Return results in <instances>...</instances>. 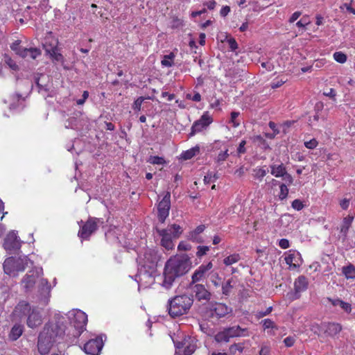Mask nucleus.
<instances>
[{
    "label": "nucleus",
    "instance_id": "0eeeda50",
    "mask_svg": "<svg viewBox=\"0 0 355 355\" xmlns=\"http://www.w3.org/2000/svg\"><path fill=\"white\" fill-rule=\"evenodd\" d=\"M103 221L102 219L96 217H89L87 220L80 227L78 236L83 240H89L98 228V224Z\"/></svg>",
    "mask_w": 355,
    "mask_h": 355
},
{
    "label": "nucleus",
    "instance_id": "e2e57ef3",
    "mask_svg": "<svg viewBox=\"0 0 355 355\" xmlns=\"http://www.w3.org/2000/svg\"><path fill=\"white\" fill-rule=\"evenodd\" d=\"M143 97L138 98L135 102L133 109L139 111L141 110V103L144 101Z\"/></svg>",
    "mask_w": 355,
    "mask_h": 355
},
{
    "label": "nucleus",
    "instance_id": "f704fd0d",
    "mask_svg": "<svg viewBox=\"0 0 355 355\" xmlns=\"http://www.w3.org/2000/svg\"><path fill=\"white\" fill-rule=\"evenodd\" d=\"M342 272L347 279H355V266L351 263L344 266Z\"/></svg>",
    "mask_w": 355,
    "mask_h": 355
},
{
    "label": "nucleus",
    "instance_id": "bf43d9fd",
    "mask_svg": "<svg viewBox=\"0 0 355 355\" xmlns=\"http://www.w3.org/2000/svg\"><path fill=\"white\" fill-rule=\"evenodd\" d=\"M339 306L344 310L346 313H349L352 311V306L349 303L345 302L344 301H341L340 305Z\"/></svg>",
    "mask_w": 355,
    "mask_h": 355
},
{
    "label": "nucleus",
    "instance_id": "2eb2a0df",
    "mask_svg": "<svg viewBox=\"0 0 355 355\" xmlns=\"http://www.w3.org/2000/svg\"><path fill=\"white\" fill-rule=\"evenodd\" d=\"M51 286L46 279H42L38 285V301L44 305H46L51 293Z\"/></svg>",
    "mask_w": 355,
    "mask_h": 355
},
{
    "label": "nucleus",
    "instance_id": "de8ad7c7",
    "mask_svg": "<svg viewBox=\"0 0 355 355\" xmlns=\"http://www.w3.org/2000/svg\"><path fill=\"white\" fill-rule=\"evenodd\" d=\"M254 177L257 179L261 180L267 173L266 170L263 168L254 169Z\"/></svg>",
    "mask_w": 355,
    "mask_h": 355
},
{
    "label": "nucleus",
    "instance_id": "f3484780",
    "mask_svg": "<svg viewBox=\"0 0 355 355\" xmlns=\"http://www.w3.org/2000/svg\"><path fill=\"white\" fill-rule=\"evenodd\" d=\"M308 285L307 278L304 275L299 276L294 282V293L292 294V299H299L301 295L300 293L307 289Z\"/></svg>",
    "mask_w": 355,
    "mask_h": 355
},
{
    "label": "nucleus",
    "instance_id": "774afa93",
    "mask_svg": "<svg viewBox=\"0 0 355 355\" xmlns=\"http://www.w3.org/2000/svg\"><path fill=\"white\" fill-rule=\"evenodd\" d=\"M283 180H284L288 185L291 184L293 182V177L287 173V171H286V174L284 175L282 177Z\"/></svg>",
    "mask_w": 355,
    "mask_h": 355
},
{
    "label": "nucleus",
    "instance_id": "b1692460",
    "mask_svg": "<svg viewBox=\"0 0 355 355\" xmlns=\"http://www.w3.org/2000/svg\"><path fill=\"white\" fill-rule=\"evenodd\" d=\"M31 53V58L35 60L42 54V51L37 48H25L23 47L17 55L22 58L28 57V53Z\"/></svg>",
    "mask_w": 355,
    "mask_h": 355
},
{
    "label": "nucleus",
    "instance_id": "bb28decb",
    "mask_svg": "<svg viewBox=\"0 0 355 355\" xmlns=\"http://www.w3.org/2000/svg\"><path fill=\"white\" fill-rule=\"evenodd\" d=\"M29 303L22 301L15 307V311L18 313L20 316L28 315L32 311Z\"/></svg>",
    "mask_w": 355,
    "mask_h": 355
},
{
    "label": "nucleus",
    "instance_id": "4be33fe9",
    "mask_svg": "<svg viewBox=\"0 0 355 355\" xmlns=\"http://www.w3.org/2000/svg\"><path fill=\"white\" fill-rule=\"evenodd\" d=\"M205 225H200L196 227L193 231L189 232L187 235L188 240L196 243H202L204 240L200 234L205 231Z\"/></svg>",
    "mask_w": 355,
    "mask_h": 355
},
{
    "label": "nucleus",
    "instance_id": "79ce46f5",
    "mask_svg": "<svg viewBox=\"0 0 355 355\" xmlns=\"http://www.w3.org/2000/svg\"><path fill=\"white\" fill-rule=\"evenodd\" d=\"M334 58L336 62L343 64L346 62L347 55L341 51H337L334 53Z\"/></svg>",
    "mask_w": 355,
    "mask_h": 355
},
{
    "label": "nucleus",
    "instance_id": "a18cd8bd",
    "mask_svg": "<svg viewBox=\"0 0 355 355\" xmlns=\"http://www.w3.org/2000/svg\"><path fill=\"white\" fill-rule=\"evenodd\" d=\"M197 250L196 256L200 258L207 253V252L209 250V247L205 245H198L197 247Z\"/></svg>",
    "mask_w": 355,
    "mask_h": 355
},
{
    "label": "nucleus",
    "instance_id": "37998d69",
    "mask_svg": "<svg viewBox=\"0 0 355 355\" xmlns=\"http://www.w3.org/2000/svg\"><path fill=\"white\" fill-rule=\"evenodd\" d=\"M261 323L263 324L264 329L270 328L277 329V327L276 326L275 322L269 318L264 319L263 320L261 321Z\"/></svg>",
    "mask_w": 355,
    "mask_h": 355
},
{
    "label": "nucleus",
    "instance_id": "4468645a",
    "mask_svg": "<svg viewBox=\"0 0 355 355\" xmlns=\"http://www.w3.org/2000/svg\"><path fill=\"white\" fill-rule=\"evenodd\" d=\"M211 122L212 119L207 114H203L200 119L193 123L189 137H193L196 133L200 132L202 130L207 128Z\"/></svg>",
    "mask_w": 355,
    "mask_h": 355
},
{
    "label": "nucleus",
    "instance_id": "69168bd1",
    "mask_svg": "<svg viewBox=\"0 0 355 355\" xmlns=\"http://www.w3.org/2000/svg\"><path fill=\"white\" fill-rule=\"evenodd\" d=\"M320 118V115L318 113H315V114L312 116H309V124L313 125L315 122H318Z\"/></svg>",
    "mask_w": 355,
    "mask_h": 355
},
{
    "label": "nucleus",
    "instance_id": "2f4dec72",
    "mask_svg": "<svg viewBox=\"0 0 355 355\" xmlns=\"http://www.w3.org/2000/svg\"><path fill=\"white\" fill-rule=\"evenodd\" d=\"M200 153V147L198 146H196L186 151L182 152L181 154V159L184 160H188L193 158L196 155Z\"/></svg>",
    "mask_w": 355,
    "mask_h": 355
},
{
    "label": "nucleus",
    "instance_id": "412c9836",
    "mask_svg": "<svg viewBox=\"0 0 355 355\" xmlns=\"http://www.w3.org/2000/svg\"><path fill=\"white\" fill-rule=\"evenodd\" d=\"M322 329L328 336L334 337L341 331L342 326L337 322H324L322 324Z\"/></svg>",
    "mask_w": 355,
    "mask_h": 355
},
{
    "label": "nucleus",
    "instance_id": "09e8293b",
    "mask_svg": "<svg viewBox=\"0 0 355 355\" xmlns=\"http://www.w3.org/2000/svg\"><path fill=\"white\" fill-rule=\"evenodd\" d=\"M50 55L51 57L57 62L64 61L63 55L61 53L57 52L56 49H52V51L50 53Z\"/></svg>",
    "mask_w": 355,
    "mask_h": 355
},
{
    "label": "nucleus",
    "instance_id": "72a5a7b5",
    "mask_svg": "<svg viewBox=\"0 0 355 355\" xmlns=\"http://www.w3.org/2000/svg\"><path fill=\"white\" fill-rule=\"evenodd\" d=\"M300 256V254L299 253H292L286 256L284 259L286 264L289 265L290 267L297 268L300 266V263L297 261L296 257Z\"/></svg>",
    "mask_w": 355,
    "mask_h": 355
},
{
    "label": "nucleus",
    "instance_id": "9d476101",
    "mask_svg": "<svg viewBox=\"0 0 355 355\" xmlns=\"http://www.w3.org/2000/svg\"><path fill=\"white\" fill-rule=\"evenodd\" d=\"M171 209V193L166 191L162 200L158 203L157 205V218L161 223H164L166 218L169 215V210Z\"/></svg>",
    "mask_w": 355,
    "mask_h": 355
},
{
    "label": "nucleus",
    "instance_id": "8fccbe9b",
    "mask_svg": "<svg viewBox=\"0 0 355 355\" xmlns=\"http://www.w3.org/2000/svg\"><path fill=\"white\" fill-rule=\"evenodd\" d=\"M21 40L15 41L11 45L10 49L15 52L17 55L20 52L23 46H20Z\"/></svg>",
    "mask_w": 355,
    "mask_h": 355
},
{
    "label": "nucleus",
    "instance_id": "c9c22d12",
    "mask_svg": "<svg viewBox=\"0 0 355 355\" xmlns=\"http://www.w3.org/2000/svg\"><path fill=\"white\" fill-rule=\"evenodd\" d=\"M175 54L171 52L169 54L164 55L163 60L161 61V64L164 67H171L173 64V59L175 58Z\"/></svg>",
    "mask_w": 355,
    "mask_h": 355
},
{
    "label": "nucleus",
    "instance_id": "6ab92c4d",
    "mask_svg": "<svg viewBox=\"0 0 355 355\" xmlns=\"http://www.w3.org/2000/svg\"><path fill=\"white\" fill-rule=\"evenodd\" d=\"M42 323V317L39 311L33 309L31 312L28 315L26 324L28 327L34 329L40 326Z\"/></svg>",
    "mask_w": 355,
    "mask_h": 355
},
{
    "label": "nucleus",
    "instance_id": "473e14b6",
    "mask_svg": "<svg viewBox=\"0 0 355 355\" xmlns=\"http://www.w3.org/2000/svg\"><path fill=\"white\" fill-rule=\"evenodd\" d=\"M250 139L253 143L257 144L259 147H260L263 150L270 149L269 144L261 135H255L250 137Z\"/></svg>",
    "mask_w": 355,
    "mask_h": 355
},
{
    "label": "nucleus",
    "instance_id": "6e6d98bb",
    "mask_svg": "<svg viewBox=\"0 0 355 355\" xmlns=\"http://www.w3.org/2000/svg\"><path fill=\"white\" fill-rule=\"evenodd\" d=\"M245 144H246L245 140H242L240 142V144L237 148V154L239 156L241 154H244L246 153V148L245 147Z\"/></svg>",
    "mask_w": 355,
    "mask_h": 355
},
{
    "label": "nucleus",
    "instance_id": "58836bf2",
    "mask_svg": "<svg viewBox=\"0 0 355 355\" xmlns=\"http://www.w3.org/2000/svg\"><path fill=\"white\" fill-rule=\"evenodd\" d=\"M232 279H229L225 284H222L223 294L225 295H229L231 292L233 286L232 285Z\"/></svg>",
    "mask_w": 355,
    "mask_h": 355
},
{
    "label": "nucleus",
    "instance_id": "e433bc0d",
    "mask_svg": "<svg viewBox=\"0 0 355 355\" xmlns=\"http://www.w3.org/2000/svg\"><path fill=\"white\" fill-rule=\"evenodd\" d=\"M240 259V256L239 254H231L226 258L224 259L223 263L226 266H230L234 263H236Z\"/></svg>",
    "mask_w": 355,
    "mask_h": 355
},
{
    "label": "nucleus",
    "instance_id": "0e129e2a",
    "mask_svg": "<svg viewBox=\"0 0 355 355\" xmlns=\"http://www.w3.org/2000/svg\"><path fill=\"white\" fill-rule=\"evenodd\" d=\"M279 245L282 249H287L289 248V241L286 239H282L279 241Z\"/></svg>",
    "mask_w": 355,
    "mask_h": 355
},
{
    "label": "nucleus",
    "instance_id": "f8f14e48",
    "mask_svg": "<svg viewBox=\"0 0 355 355\" xmlns=\"http://www.w3.org/2000/svg\"><path fill=\"white\" fill-rule=\"evenodd\" d=\"M189 287L198 302L205 304L211 300L212 295L203 284H196Z\"/></svg>",
    "mask_w": 355,
    "mask_h": 355
},
{
    "label": "nucleus",
    "instance_id": "680f3d73",
    "mask_svg": "<svg viewBox=\"0 0 355 355\" xmlns=\"http://www.w3.org/2000/svg\"><path fill=\"white\" fill-rule=\"evenodd\" d=\"M284 343L288 347H292L295 343V338L293 336H288L284 340Z\"/></svg>",
    "mask_w": 355,
    "mask_h": 355
},
{
    "label": "nucleus",
    "instance_id": "20e7f679",
    "mask_svg": "<svg viewBox=\"0 0 355 355\" xmlns=\"http://www.w3.org/2000/svg\"><path fill=\"white\" fill-rule=\"evenodd\" d=\"M27 257L23 258H15L13 257H8L4 261L3 267L5 273L10 276L15 277L18 275L19 272H23L26 269L28 263Z\"/></svg>",
    "mask_w": 355,
    "mask_h": 355
},
{
    "label": "nucleus",
    "instance_id": "a878e982",
    "mask_svg": "<svg viewBox=\"0 0 355 355\" xmlns=\"http://www.w3.org/2000/svg\"><path fill=\"white\" fill-rule=\"evenodd\" d=\"M24 332V326L20 324H15L8 334V338L11 341L17 340Z\"/></svg>",
    "mask_w": 355,
    "mask_h": 355
},
{
    "label": "nucleus",
    "instance_id": "39448f33",
    "mask_svg": "<svg viewBox=\"0 0 355 355\" xmlns=\"http://www.w3.org/2000/svg\"><path fill=\"white\" fill-rule=\"evenodd\" d=\"M66 324L63 321L58 320L55 322H48L45 324L42 332L46 334V337L55 343L59 339H62L66 331Z\"/></svg>",
    "mask_w": 355,
    "mask_h": 355
},
{
    "label": "nucleus",
    "instance_id": "f03ea898",
    "mask_svg": "<svg viewBox=\"0 0 355 355\" xmlns=\"http://www.w3.org/2000/svg\"><path fill=\"white\" fill-rule=\"evenodd\" d=\"M193 304V295L183 294L168 300L167 311L168 315L175 318L187 314Z\"/></svg>",
    "mask_w": 355,
    "mask_h": 355
},
{
    "label": "nucleus",
    "instance_id": "393cba45",
    "mask_svg": "<svg viewBox=\"0 0 355 355\" xmlns=\"http://www.w3.org/2000/svg\"><path fill=\"white\" fill-rule=\"evenodd\" d=\"M31 53V58L35 60L42 54V51L37 48H25L23 47L17 55L22 58L28 57V53Z\"/></svg>",
    "mask_w": 355,
    "mask_h": 355
},
{
    "label": "nucleus",
    "instance_id": "dca6fc26",
    "mask_svg": "<svg viewBox=\"0 0 355 355\" xmlns=\"http://www.w3.org/2000/svg\"><path fill=\"white\" fill-rule=\"evenodd\" d=\"M46 331L40 332L38 336L37 349L38 352L42 355L47 354L50 352L53 344L55 343L51 340V338H48L46 337Z\"/></svg>",
    "mask_w": 355,
    "mask_h": 355
},
{
    "label": "nucleus",
    "instance_id": "5fc2aeb1",
    "mask_svg": "<svg viewBox=\"0 0 355 355\" xmlns=\"http://www.w3.org/2000/svg\"><path fill=\"white\" fill-rule=\"evenodd\" d=\"M227 42L232 51H235L236 49H238V44L234 38L230 37L227 39Z\"/></svg>",
    "mask_w": 355,
    "mask_h": 355
},
{
    "label": "nucleus",
    "instance_id": "ea45409f",
    "mask_svg": "<svg viewBox=\"0 0 355 355\" xmlns=\"http://www.w3.org/2000/svg\"><path fill=\"white\" fill-rule=\"evenodd\" d=\"M148 162L152 164L163 165L166 164L164 158L159 156H150Z\"/></svg>",
    "mask_w": 355,
    "mask_h": 355
},
{
    "label": "nucleus",
    "instance_id": "a19ab883",
    "mask_svg": "<svg viewBox=\"0 0 355 355\" xmlns=\"http://www.w3.org/2000/svg\"><path fill=\"white\" fill-rule=\"evenodd\" d=\"M279 189H280V192L279 194V198L280 200L286 199L288 194V189L287 186L284 183H281V184H279Z\"/></svg>",
    "mask_w": 355,
    "mask_h": 355
},
{
    "label": "nucleus",
    "instance_id": "c85d7f7f",
    "mask_svg": "<svg viewBox=\"0 0 355 355\" xmlns=\"http://www.w3.org/2000/svg\"><path fill=\"white\" fill-rule=\"evenodd\" d=\"M81 113L78 112L74 113L73 116H70L64 123V127L66 128L76 129L77 128L79 123V117Z\"/></svg>",
    "mask_w": 355,
    "mask_h": 355
},
{
    "label": "nucleus",
    "instance_id": "c756f323",
    "mask_svg": "<svg viewBox=\"0 0 355 355\" xmlns=\"http://www.w3.org/2000/svg\"><path fill=\"white\" fill-rule=\"evenodd\" d=\"M354 220V216L348 215L347 217H345L343 220V224L340 227V233L343 234L344 238L347 237L349 229L352 225V223Z\"/></svg>",
    "mask_w": 355,
    "mask_h": 355
},
{
    "label": "nucleus",
    "instance_id": "6e6552de",
    "mask_svg": "<svg viewBox=\"0 0 355 355\" xmlns=\"http://www.w3.org/2000/svg\"><path fill=\"white\" fill-rule=\"evenodd\" d=\"M157 272V268L150 266L144 267L139 266L138 271L136 275L135 280L138 283H143L146 286L150 285L155 281V277Z\"/></svg>",
    "mask_w": 355,
    "mask_h": 355
},
{
    "label": "nucleus",
    "instance_id": "603ef678",
    "mask_svg": "<svg viewBox=\"0 0 355 355\" xmlns=\"http://www.w3.org/2000/svg\"><path fill=\"white\" fill-rule=\"evenodd\" d=\"M291 206L294 209L300 211L303 209L304 204L300 200L295 199L292 202Z\"/></svg>",
    "mask_w": 355,
    "mask_h": 355
},
{
    "label": "nucleus",
    "instance_id": "a211bd4d",
    "mask_svg": "<svg viewBox=\"0 0 355 355\" xmlns=\"http://www.w3.org/2000/svg\"><path fill=\"white\" fill-rule=\"evenodd\" d=\"M158 257L154 250H148L144 254V258L139 261V266L153 268H157Z\"/></svg>",
    "mask_w": 355,
    "mask_h": 355
},
{
    "label": "nucleus",
    "instance_id": "cd10ccee",
    "mask_svg": "<svg viewBox=\"0 0 355 355\" xmlns=\"http://www.w3.org/2000/svg\"><path fill=\"white\" fill-rule=\"evenodd\" d=\"M271 168V174L276 178H282L286 174V168L284 164H272L270 166Z\"/></svg>",
    "mask_w": 355,
    "mask_h": 355
},
{
    "label": "nucleus",
    "instance_id": "1a4fd4ad",
    "mask_svg": "<svg viewBox=\"0 0 355 355\" xmlns=\"http://www.w3.org/2000/svg\"><path fill=\"white\" fill-rule=\"evenodd\" d=\"M21 244V241L17 236V232L12 230L6 236L3 246L9 254H12L20 250Z\"/></svg>",
    "mask_w": 355,
    "mask_h": 355
},
{
    "label": "nucleus",
    "instance_id": "9b49d317",
    "mask_svg": "<svg viewBox=\"0 0 355 355\" xmlns=\"http://www.w3.org/2000/svg\"><path fill=\"white\" fill-rule=\"evenodd\" d=\"M87 322V315L82 311H77L73 315L71 323L75 328L76 333L74 336H80V334L85 330V327Z\"/></svg>",
    "mask_w": 355,
    "mask_h": 355
},
{
    "label": "nucleus",
    "instance_id": "052dcab7",
    "mask_svg": "<svg viewBox=\"0 0 355 355\" xmlns=\"http://www.w3.org/2000/svg\"><path fill=\"white\" fill-rule=\"evenodd\" d=\"M196 350V347L193 345H189L184 347V355H191Z\"/></svg>",
    "mask_w": 355,
    "mask_h": 355
},
{
    "label": "nucleus",
    "instance_id": "4c0bfd02",
    "mask_svg": "<svg viewBox=\"0 0 355 355\" xmlns=\"http://www.w3.org/2000/svg\"><path fill=\"white\" fill-rule=\"evenodd\" d=\"M4 62L11 69L14 71H18L19 69V66L17 64L16 62L7 54L4 55Z\"/></svg>",
    "mask_w": 355,
    "mask_h": 355
},
{
    "label": "nucleus",
    "instance_id": "4d7b16f0",
    "mask_svg": "<svg viewBox=\"0 0 355 355\" xmlns=\"http://www.w3.org/2000/svg\"><path fill=\"white\" fill-rule=\"evenodd\" d=\"M318 141L315 139H312L304 142V146L309 149H314L318 146Z\"/></svg>",
    "mask_w": 355,
    "mask_h": 355
},
{
    "label": "nucleus",
    "instance_id": "aec40b11",
    "mask_svg": "<svg viewBox=\"0 0 355 355\" xmlns=\"http://www.w3.org/2000/svg\"><path fill=\"white\" fill-rule=\"evenodd\" d=\"M38 277V272L34 270L29 271L28 273L24 276L21 281V284L26 292H28L34 286Z\"/></svg>",
    "mask_w": 355,
    "mask_h": 355
},
{
    "label": "nucleus",
    "instance_id": "49530a36",
    "mask_svg": "<svg viewBox=\"0 0 355 355\" xmlns=\"http://www.w3.org/2000/svg\"><path fill=\"white\" fill-rule=\"evenodd\" d=\"M240 115L239 112H232L230 123H232L233 127L236 128L240 125V121L237 120L238 116Z\"/></svg>",
    "mask_w": 355,
    "mask_h": 355
},
{
    "label": "nucleus",
    "instance_id": "f257e3e1",
    "mask_svg": "<svg viewBox=\"0 0 355 355\" xmlns=\"http://www.w3.org/2000/svg\"><path fill=\"white\" fill-rule=\"evenodd\" d=\"M191 266V258L187 254L170 257L164 265L162 286L166 289L171 288L175 281L187 274Z\"/></svg>",
    "mask_w": 355,
    "mask_h": 355
},
{
    "label": "nucleus",
    "instance_id": "c03bdc74",
    "mask_svg": "<svg viewBox=\"0 0 355 355\" xmlns=\"http://www.w3.org/2000/svg\"><path fill=\"white\" fill-rule=\"evenodd\" d=\"M34 81H35V83L37 87L38 88V92H41L42 91H44V92L49 91V88H48L47 85H43L40 83L39 74H37V76H35L34 77Z\"/></svg>",
    "mask_w": 355,
    "mask_h": 355
},
{
    "label": "nucleus",
    "instance_id": "7ed1b4c3",
    "mask_svg": "<svg viewBox=\"0 0 355 355\" xmlns=\"http://www.w3.org/2000/svg\"><path fill=\"white\" fill-rule=\"evenodd\" d=\"M156 232L162 237L160 244L166 250L174 248L173 239H178L182 234V228L177 224L168 225L165 229L156 228Z\"/></svg>",
    "mask_w": 355,
    "mask_h": 355
},
{
    "label": "nucleus",
    "instance_id": "7c9ffc66",
    "mask_svg": "<svg viewBox=\"0 0 355 355\" xmlns=\"http://www.w3.org/2000/svg\"><path fill=\"white\" fill-rule=\"evenodd\" d=\"M205 273L206 272L200 266L196 270L195 272L193 273L191 276V282L189 284V286H193L194 284H196V283L202 280L205 277Z\"/></svg>",
    "mask_w": 355,
    "mask_h": 355
},
{
    "label": "nucleus",
    "instance_id": "ddd939ff",
    "mask_svg": "<svg viewBox=\"0 0 355 355\" xmlns=\"http://www.w3.org/2000/svg\"><path fill=\"white\" fill-rule=\"evenodd\" d=\"M103 347L102 338L96 337L87 341L84 347V352L89 355H99Z\"/></svg>",
    "mask_w": 355,
    "mask_h": 355
},
{
    "label": "nucleus",
    "instance_id": "5701e85b",
    "mask_svg": "<svg viewBox=\"0 0 355 355\" xmlns=\"http://www.w3.org/2000/svg\"><path fill=\"white\" fill-rule=\"evenodd\" d=\"M211 315H216L220 318L225 317L232 311V309L223 303H216L213 308L211 309Z\"/></svg>",
    "mask_w": 355,
    "mask_h": 355
},
{
    "label": "nucleus",
    "instance_id": "423d86ee",
    "mask_svg": "<svg viewBox=\"0 0 355 355\" xmlns=\"http://www.w3.org/2000/svg\"><path fill=\"white\" fill-rule=\"evenodd\" d=\"M247 329H243L240 326H233L225 328L215 335L214 339L217 343H227L230 338L244 336L247 332Z\"/></svg>",
    "mask_w": 355,
    "mask_h": 355
},
{
    "label": "nucleus",
    "instance_id": "3c124183",
    "mask_svg": "<svg viewBox=\"0 0 355 355\" xmlns=\"http://www.w3.org/2000/svg\"><path fill=\"white\" fill-rule=\"evenodd\" d=\"M228 157H229L228 149H226L225 150L220 152L218 155V157L216 158V162L218 163H220V162L226 160Z\"/></svg>",
    "mask_w": 355,
    "mask_h": 355
},
{
    "label": "nucleus",
    "instance_id": "338daca9",
    "mask_svg": "<svg viewBox=\"0 0 355 355\" xmlns=\"http://www.w3.org/2000/svg\"><path fill=\"white\" fill-rule=\"evenodd\" d=\"M286 81L283 80H274L271 83V87L272 89H276L281 87Z\"/></svg>",
    "mask_w": 355,
    "mask_h": 355
},
{
    "label": "nucleus",
    "instance_id": "864d4df0",
    "mask_svg": "<svg viewBox=\"0 0 355 355\" xmlns=\"http://www.w3.org/2000/svg\"><path fill=\"white\" fill-rule=\"evenodd\" d=\"M191 249V245L184 241H180L178 246L179 251H189Z\"/></svg>",
    "mask_w": 355,
    "mask_h": 355
},
{
    "label": "nucleus",
    "instance_id": "13d9d810",
    "mask_svg": "<svg viewBox=\"0 0 355 355\" xmlns=\"http://www.w3.org/2000/svg\"><path fill=\"white\" fill-rule=\"evenodd\" d=\"M272 310V306H269L264 311H258L257 313V314H256V317L257 318H263L264 316H266V315H269L271 313Z\"/></svg>",
    "mask_w": 355,
    "mask_h": 355
}]
</instances>
